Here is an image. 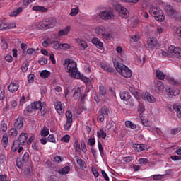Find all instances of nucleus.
<instances>
[{
  "mask_svg": "<svg viewBox=\"0 0 181 181\" xmlns=\"http://www.w3.org/2000/svg\"><path fill=\"white\" fill-rule=\"evenodd\" d=\"M132 160H134V157L132 156H127L123 158V161L127 163H129V162H132Z\"/></svg>",
  "mask_w": 181,
  "mask_h": 181,
  "instance_id": "e2e57ef3",
  "label": "nucleus"
},
{
  "mask_svg": "<svg viewBox=\"0 0 181 181\" xmlns=\"http://www.w3.org/2000/svg\"><path fill=\"white\" fill-rule=\"evenodd\" d=\"M32 2H35V0H23V6L26 8L29 6L30 4Z\"/></svg>",
  "mask_w": 181,
  "mask_h": 181,
  "instance_id": "5fc2aeb1",
  "label": "nucleus"
},
{
  "mask_svg": "<svg viewBox=\"0 0 181 181\" xmlns=\"http://www.w3.org/2000/svg\"><path fill=\"white\" fill-rule=\"evenodd\" d=\"M70 172V166L66 165L58 171L59 175H67Z\"/></svg>",
  "mask_w": 181,
  "mask_h": 181,
  "instance_id": "72a5a7b5",
  "label": "nucleus"
},
{
  "mask_svg": "<svg viewBox=\"0 0 181 181\" xmlns=\"http://www.w3.org/2000/svg\"><path fill=\"white\" fill-rule=\"evenodd\" d=\"M75 158H76V162L77 163L78 166L81 168V169L84 170L86 168H87V163H86V161L78 158V156H76Z\"/></svg>",
  "mask_w": 181,
  "mask_h": 181,
  "instance_id": "5701e85b",
  "label": "nucleus"
},
{
  "mask_svg": "<svg viewBox=\"0 0 181 181\" xmlns=\"http://www.w3.org/2000/svg\"><path fill=\"white\" fill-rule=\"evenodd\" d=\"M125 125L127 128H131V129H135V128H136V125L134 124V123L129 120L125 122Z\"/></svg>",
  "mask_w": 181,
  "mask_h": 181,
  "instance_id": "37998d69",
  "label": "nucleus"
},
{
  "mask_svg": "<svg viewBox=\"0 0 181 181\" xmlns=\"http://www.w3.org/2000/svg\"><path fill=\"white\" fill-rule=\"evenodd\" d=\"M149 160L147 158H139V163L140 165H146Z\"/></svg>",
  "mask_w": 181,
  "mask_h": 181,
  "instance_id": "0e129e2a",
  "label": "nucleus"
},
{
  "mask_svg": "<svg viewBox=\"0 0 181 181\" xmlns=\"http://www.w3.org/2000/svg\"><path fill=\"white\" fill-rule=\"evenodd\" d=\"M81 95V87H75L74 89V98H76V100H78V98H80Z\"/></svg>",
  "mask_w": 181,
  "mask_h": 181,
  "instance_id": "c85d7f7f",
  "label": "nucleus"
},
{
  "mask_svg": "<svg viewBox=\"0 0 181 181\" xmlns=\"http://www.w3.org/2000/svg\"><path fill=\"white\" fill-rule=\"evenodd\" d=\"M54 105L59 115H63V114H64V106H63L64 104H62L61 101H57Z\"/></svg>",
  "mask_w": 181,
  "mask_h": 181,
  "instance_id": "4468645a",
  "label": "nucleus"
},
{
  "mask_svg": "<svg viewBox=\"0 0 181 181\" xmlns=\"http://www.w3.org/2000/svg\"><path fill=\"white\" fill-rule=\"evenodd\" d=\"M71 28L70 26L66 27L64 29H62L58 32V36H66V35H69V32H70V30Z\"/></svg>",
  "mask_w": 181,
  "mask_h": 181,
  "instance_id": "bb28decb",
  "label": "nucleus"
},
{
  "mask_svg": "<svg viewBox=\"0 0 181 181\" xmlns=\"http://www.w3.org/2000/svg\"><path fill=\"white\" fill-rule=\"evenodd\" d=\"M27 101H29V96L25 97V94H22V97L20 99V105H23Z\"/></svg>",
  "mask_w": 181,
  "mask_h": 181,
  "instance_id": "58836bf2",
  "label": "nucleus"
},
{
  "mask_svg": "<svg viewBox=\"0 0 181 181\" xmlns=\"http://www.w3.org/2000/svg\"><path fill=\"white\" fill-rule=\"evenodd\" d=\"M144 100L146 101H147L148 103H156V99L155 98V97H153V95H152L149 93H145Z\"/></svg>",
  "mask_w": 181,
  "mask_h": 181,
  "instance_id": "393cba45",
  "label": "nucleus"
},
{
  "mask_svg": "<svg viewBox=\"0 0 181 181\" xmlns=\"http://www.w3.org/2000/svg\"><path fill=\"white\" fill-rule=\"evenodd\" d=\"M32 148L34 151H37V152H39V151H40V148H39V143L37 142H34L32 144Z\"/></svg>",
  "mask_w": 181,
  "mask_h": 181,
  "instance_id": "6e6d98bb",
  "label": "nucleus"
},
{
  "mask_svg": "<svg viewBox=\"0 0 181 181\" xmlns=\"http://www.w3.org/2000/svg\"><path fill=\"white\" fill-rule=\"evenodd\" d=\"M19 81H14L8 85V90L10 93H16L19 90Z\"/></svg>",
  "mask_w": 181,
  "mask_h": 181,
  "instance_id": "f8f14e48",
  "label": "nucleus"
},
{
  "mask_svg": "<svg viewBox=\"0 0 181 181\" xmlns=\"http://www.w3.org/2000/svg\"><path fill=\"white\" fill-rule=\"evenodd\" d=\"M120 98L121 100H122L123 101H129V100H131V95H129V92H127V91H122L120 92Z\"/></svg>",
  "mask_w": 181,
  "mask_h": 181,
  "instance_id": "b1692460",
  "label": "nucleus"
},
{
  "mask_svg": "<svg viewBox=\"0 0 181 181\" xmlns=\"http://www.w3.org/2000/svg\"><path fill=\"white\" fill-rule=\"evenodd\" d=\"M156 90L157 93H160V91H163L165 90V85H163V82L158 81L156 83Z\"/></svg>",
  "mask_w": 181,
  "mask_h": 181,
  "instance_id": "c756f323",
  "label": "nucleus"
},
{
  "mask_svg": "<svg viewBox=\"0 0 181 181\" xmlns=\"http://www.w3.org/2000/svg\"><path fill=\"white\" fill-rule=\"evenodd\" d=\"M62 142H65L66 144H69L70 142V136L69 134L64 135L61 138Z\"/></svg>",
  "mask_w": 181,
  "mask_h": 181,
  "instance_id": "8fccbe9b",
  "label": "nucleus"
},
{
  "mask_svg": "<svg viewBox=\"0 0 181 181\" xmlns=\"http://www.w3.org/2000/svg\"><path fill=\"white\" fill-rule=\"evenodd\" d=\"M180 131H181L180 127L174 128V129H171L170 134H171V135H176V134H179V132H180Z\"/></svg>",
  "mask_w": 181,
  "mask_h": 181,
  "instance_id": "603ef678",
  "label": "nucleus"
},
{
  "mask_svg": "<svg viewBox=\"0 0 181 181\" xmlns=\"http://www.w3.org/2000/svg\"><path fill=\"white\" fill-rule=\"evenodd\" d=\"M66 123L64 125L65 131H69L73 125V112L71 110H67L65 113Z\"/></svg>",
  "mask_w": 181,
  "mask_h": 181,
  "instance_id": "6e6552de",
  "label": "nucleus"
},
{
  "mask_svg": "<svg viewBox=\"0 0 181 181\" xmlns=\"http://www.w3.org/2000/svg\"><path fill=\"white\" fill-rule=\"evenodd\" d=\"M16 24L15 23H12L11 21L2 23L0 24V30H4V29H13V28H16Z\"/></svg>",
  "mask_w": 181,
  "mask_h": 181,
  "instance_id": "2eb2a0df",
  "label": "nucleus"
},
{
  "mask_svg": "<svg viewBox=\"0 0 181 181\" xmlns=\"http://www.w3.org/2000/svg\"><path fill=\"white\" fill-rule=\"evenodd\" d=\"M56 23H57V20L54 17H49L40 22V25L42 29H52L56 26Z\"/></svg>",
  "mask_w": 181,
  "mask_h": 181,
  "instance_id": "423d86ee",
  "label": "nucleus"
},
{
  "mask_svg": "<svg viewBox=\"0 0 181 181\" xmlns=\"http://www.w3.org/2000/svg\"><path fill=\"white\" fill-rule=\"evenodd\" d=\"M92 173L95 177H98V176H100V173H98L97 169L94 168V167H92Z\"/></svg>",
  "mask_w": 181,
  "mask_h": 181,
  "instance_id": "338daca9",
  "label": "nucleus"
},
{
  "mask_svg": "<svg viewBox=\"0 0 181 181\" xmlns=\"http://www.w3.org/2000/svg\"><path fill=\"white\" fill-rule=\"evenodd\" d=\"M91 42L95 46V47H97V49H99L100 50H104V44L99 38H93L91 40Z\"/></svg>",
  "mask_w": 181,
  "mask_h": 181,
  "instance_id": "dca6fc26",
  "label": "nucleus"
},
{
  "mask_svg": "<svg viewBox=\"0 0 181 181\" xmlns=\"http://www.w3.org/2000/svg\"><path fill=\"white\" fill-rule=\"evenodd\" d=\"M147 46L148 49L155 50V47L158 46V42L156 41V39L154 37L148 38L147 40Z\"/></svg>",
  "mask_w": 181,
  "mask_h": 181,
  "instance_id": "f3484780",
  "label": "nucleus"
},
{
  "mask_svg": "<svg viewBox=\"0 0 181 181\" xmlns=\"http://www.w3.org/2000/svg\"><path fill=\"white\" fill-rule=\"evenodd\" d=\"M100 67L104 70V71H107V73H114V68H112V66H111L108 63H102L100 64Z\"/></svg>",
  "mask_w": 181,
  "mask_h": 181,
  "instance_id": "4be33fe9",
  "label": "nucleus"
},
{
  "mask_svg": "<svg viewBox=\"0 0 181 181\" xmlns=\"http://www.w3.org/2000/svg\"><path fill=\"white\" fill-rule=\"evenodd\" d=\"M33 112H35V108L31 103L24 109L23 115H25V117H29V115H30V114H33Z\"/></svg>",
  "mask_w": 181,
  "mask_h": 181,
  "instance_id": "aec40b11",
  "label": "nucleus"
},
{
  "mask_svg": "<svg viewBox=\"0 0 181 181\" xmlns=\"http://www.w3.org/2000/svg\"><path fill=\"white\" fill-rule=\"evenodd\" d=\"M169 53L173 54L177 59H181V49L180 47L170 45L168 47V51H162L161 54L164 57H169L170 56Z\"/></svg>",
  "mask_w": 181,
  "mask_h": 181,
  "instance_id": "39448f33",
  "label": "nucleus"
},
{
  "mask_svg": "<svg viewBox=\"0 0 181 181\" xmlns=\"http://www.w3.org/2000/svg\"><path fill=\"white\" fill-rule=\"evenodd\" d=\"M50 45L53 49H55V50L60 49L61 44L59 43V41H52Z\"/></svg>",
  "mask_w": 181,
  "mask_h": 181,
  "instance_id": "c03bdc74",
  "label": "nucleus"
},
{
  "mask_svg": "<svg viewBox=\"0 0 181 181\" xmlns=\"http://www.w3.org/2000/svg\"><path fill=\"white\" fill-rule=\"evenodd\" d=\"M1 46L3 50H6V49H8V42H6V41L5 40H2L1 43Z\"/></svg>",
  "mask_w": 181,
  "mask_h": 181,
  "instance_id": "69168bd1",
  "label": "nucleus"
},
{
  "mask_svg": "<svg viewBox=\"0 0 181 181\" xmlns=\"http://www.w3.org/2000/svg\"><path fill=\"white\" fill-rule=\"evenodd\" d=\"M95 33L98 35L104 42L111 40L112 35L108 33V30L104 26H98L95 29Z\"/></svg>",
  "mask_w": 181,
  "mask_h": 181,
  "instance_id": "20e7f679",
  "label": "nucleus"
},
{
  "mask_svg": "<svg viewBox=\"0 0 181 181\" xmlns=\"http://www.w3.org/2000/svg\"><path fill=\"white\" fill-rule=\"evenodd\" d=\"M40 76L42 78H47L50 76V71L47 70L42 71Z\"/></svg>",
  "mask_w": 181,
  "mask_h": 181,
  "instance_id": "79ce46f5",
  "label": "nucleus"
},
{
  "mask_svg": "<svg viewBox=\"0 0 181 181\" xmlns=\"http://www.w3.org/2000/svg\"><path fill=\"white\" fill-rule=\"evenodd\" d=\"M18 141L19 145H25L26 144V141H28V133H21L19 135Z\"/></svg>",
  "mask_w": 181,
  "mask_h": 181,
  "instance_id": "6ab92c4d",
  "label": "nucleus"
},
{
  "mask_svg": "<svg viewBox=\"0 0 181 181\" xmlns=\"http://www.w3.org/2000/svg\"><path fill=\"white\" fill-rule=\"evenodd\" d=\"M77 13H78V7L72 8L71 10V13H70L71 16H76V15H77Z\"/></svg>",
  "mask_w": 181,
  "mask_h": 181,
  "instance_id": "4d7b16f0",
  "label": "nucleus"
},
{
  "mask_svg": "<svg viewBox=\"0 0 181 181\" xmlns=\"http://www.w3.org/2000/svg\"><path fill=\"white\" fill-rule=\"evenodd\" d=\"M165 11L166 13L169 15V16H170L173 19H175V21H177V19L180 18V14L179 13V12L176 11L173 6L170 5H166L165 7Z\"/></svg>",
  "mask_w": 181,
  "mask_h": 181,
  "instance_id": "0eeeda50",
  "label": "nucleus"
},
{
  "mask_svg": "<svg viewBox=\"0 0 181 181\" xmlns=\"http://www.w3.org/2000/svg\"><path fill=\"white\" fill-rule=\"evenodd\" d=\"M49 134L50 132H49V129H47V127H44L42 129H41V136H47V135H49Z\"/></svg>",
  "mask_w": 181,
  "mask_h": 181,
  "instance_id": "49530a36",
  "label": "nucleus"
},
{
  "mask_svg": "<svg viewBox=\"0 0 181 181\" xmlns=\"http://www.w3.org/2000/svg\"><path fill=\"white\" fill-rule=\"evenodd\" d=\"M38 63L43 66V64H47V59L45 57H41L38 60Z\"/></svg>",
  "mask_w": 181,
  "mask_h": 181,
  "instance_id": "bf43d9fd",
  "label": "nucleus"
},
{
  "mask_svg": "<svg viewBox=\"0 0 181 181\" xmlns=\"http://www.w3.org/2000/svg\"><path fill=\"white\" fill-rule=\"evenodd\" d=\"M99 112H100V114H102L103 115H108V112H110V109H108V107H103Z\"/></svg>",
  "mask_w": 181,
  "mask_h": 181,
  "instance_id": "de8ad7c7",
  "label": "nucleus"
},
{
  "mask_svg": "<svg viewBox=\"0 0 181 181\" xmlns=\"http://www.w3.org/2000/svg\"><path fill=\"white\" fill-rule=\"evenodd\" d=\"M65 71L69 73V76L73 78H80V72L77 69V63L70 59H66L64 62Z\"/></svg>",
  "mask_w": 181,
  "mask_h": 181,
  "instance_id": "f257e3e1",
  "label": "nucleus"
},
{
  "mask_svg": "<svg viewBox=\"0 0 181 181\" xmlns=\"http://www.w3.org/2000/svg\"><path fill=\"white\" fill-rule=\"evenodd\" d=\"M8 129V124L6 123L1 122L0 125V131H3V132H6Z\"/></svg>",
  "mask_w": 181,
  "mask_h": 181,
  "instance_id": "09e8293b",
  "label": "nucleus"
},
{
  "mask_svg": "<svg viewBox=\"0 0 181 181\" xmlns=\"http://www.w3.org/2000/svg\"><path fill=\"white\" fill-rule=\"evenodd\" d=\"M61 50H69V49H71L70 45L67 44V43H63L61 44L60 48Z\"/></svg>",
  "mask_w": 181,
  "mask_h": 181,
  "instance_id": "3c124183",
  "label": "nucleus"
},
{
  "mask_svg": "<svg viewBox=\"0 0 181 181\" xmlns=\"http://www.w3.org/2000/svg\"><path fill=\"white\" fill-rule=\"evenodd\" d=\"M173 108L174 111H175L177 117H178V118H181V105L178 103H176L173 105Z\"/></svg>",
  "mask_w": 181,
  "mask_h": 181,
  "instance_id": "cd10ccee",
  "label": "nucleus"
},
{
  "mask_svg": "<svg viewBox=\"0 0 181 181\" xmlns=\"http://www.w3.org/2000/svg\"><path fill=\"white\" fill-rule=\"evenodd\" d=\"M88 144L90 146H94L95 145V138H89Z\"/></svg>",
  "mask_w": 181,
  "mask_h": 181,
  "instance_id": "774afa93",
  "label": "nucleus"
},
{
  "mask_svg": "<svg viewBox=\"0 0 181 181\" xmlns=\"http://www.w3.org/2000/svg\"><path fill=\"white\" fill-rule=\"evenodd\" d=\"M33 11H36L37 12H47V8L42 6H33Z\"/></svg>",
  "mask_w": 181,
  "mask_h": 181,
  "instance_id": "2f4dec72",
  "label": "nucleus"
},
{
  "mask_svg": "<svg viewBox=\"0 0 181 181\" xmlns=\"http://www.w3.org/2000/svg\"><path fill=\"white\" fill-rule=\"evenodd\" d=\"M165 90L168 97L173 98V95L174 96L179 95V93H180L179 89L174 90L170 87H167Z\"/></svg>",
  "mask_w": 181,
  "mask_h": 181,
  "instance_id": "a211bd4d",
  "label": "nucleus"
},
{
  "mask_svg": "<svg viewBox=\"0 0 181 181\" xmlns=\"http://www.w3.org/2000/svg\"><path fill=\"white\" fill-rule=\"evenodd\" d=\"M28 69H29V64L28 63H25L21 66L23 73H26V71H28Z\"/></svg>",
  "mask_w": 181,
  "mask_h": 181,
  "instance_id": "13d9d810",
  "label": "nucleus"
},
{
  "mask_svg": "<svg viewBox=\"0 0 181 181\" xmlns=\"http://www.w3.org/2000/svg\"><path fill=\"white\" fill-rule=\"evenodd\" d=\"M149 13L155 18L158 22H163L165 21V13L158 6H151L149 9Z\"/></svg>",
  "mask_w": 181,
  "mask_h": 181,
  "instance_id": "7ed1b4c3",
  "label": "nucleus"
},
{
  "mask_svg": "<svg viewBox=\"0 0 181 181\" xmlns=\"http://www.w3.org/2000/svg\"><path fill=\"white\" fill-rule=\"evenodd\" d=\"M149 146L146 144H133V149L135 152H144V151H148Z\"/></svg>",
  "mask_w": 181,
  "mask_h": 181,
  "instance_id": "9b49d317",
  "label": "nucleus"
},
{
  "mask_svg": "<svg viewBox=\"0 0 181 181\" xmlns=\"http://www.w3.org/2000/svg\"><path fill=\"white\" fill-rule=\"evenodd\" d=\"M99 95L105 98L107 95V88L103 86H99Z\"/></svg>",
  "mask_w": 181,
  "mask_h": 181,
  "instance_id": "7c9ffc66",
  "label": "nucleus"
},
{
  "mask_svg": "<svg viewBox=\"0 0 181 181\" xmlns=\"http://www.w3.org/2000/svg\"><path fill=\"white\" fill-rule=\"evenodd\" d=\"M40 108L42 116L45 117V115H46V114L47 113V110H46V102L43 101L42 105Z\"/></svg>",
  "mask_w": 181,
  "mask_h": 181,
  "instance_id": "e433bc0d",
  "label": "nucleus"
},
{
  "mask_svg": "<svg viewBox=\"0 0 181 181\" xmlns=\"http://www.w3.org/2000/svg\"><path fill=\"white\" fill-rule=\"evenodd\" d=\"M2 142L4 145H7L8 144V134L4 133L2 138Z\"/></svg>",
  "mask_w": 181,
  "mask_h": 181,
  "instance_id": "680f3d73",
  "label": "nucleus"
},
{
  "mask_svg": "<svg viewBox=\"0 0 181 181\" xmlns=\"http://www.w3.org/2000/svg\"><path fill=\"white\" fill-rule=\"evenodd\" d=\"M99 16L103 21H110L114 18V12L112 11H102L99 13Z\"/></svg>",
  "mask_w": 181,
  "mask_h": 181,
  "instance_id": "9d476101",
  "label": "nucleus"
},
{
  "mask_svg": "<svg viewBox=\"0 0 181 181\" xmlns=\"http://www.w3.org/2000/svg\"><path fill=\"white\" fill-rule=\"evenodd\" d=\"M98 145L99 152L101 156H103V155H104V148H103V144H101V142L98 141Z\"/></svg>",
  "mask_w": 181,
  "mask_h": 181,
  "instance_id": "052dcab7",
  "label": "nucleus"
},
{
  "mask_svg": "<svg viewBox=\"0 0 181 181\" xmlns=\"http://www.w3.org/2000/svg\"><path fill=\"white\" fill-rule=\"evenodd\" d=\"M42 104H43V102H41V101H36V102L31 103V105H33L34 110L40 109V107H41V105H42Z\"/></svg>",
  "mask_w": 181,
  "mask_h": 181,
  "instance_id": "ea45409f",
  "label": "nucleus"
},
{
  "mask_svg": "<svg viewBox=\"0 0 181 181\" xmlns=\"http://www.w3.org/2000/svg\"><path fill=\"white\" fill-rule=\"evenodd\" d=\"M74 148L76 152H78L81 148L80 147V143H78V140L75 139L74 141Z\"/></svg>",
  "mask_w": 181,
  "mask_h": 181,
  "instance_id": "4c0bfd02",
  "label": "nucleus"
},
{
  "mask_svg": "<svg viewBox=\"0 0 181 181\" xmlns=\"http://www.w3.org/2000/svg\"><path fill=\"white\" fill-rule=\"evenodd\" d=\"M23 121L24 119L22 117H18L17 119H16L14 122V128L21 129V128L23 127Z\"/></svg>",
  "mask_w": 181,
  "mask_h": 181,
  "instance_id": "412c9836",
  "label": "nucleus"
},
{
  "mask_svg": "<svg viewBox=\"0 0 181 181\" xmlns=\"http://www.w3.org/2000/svg\"><path fill=\"white\" fill-rule=\"evenodd\" d=\"M156 77L159 80H164L165 79V74L162 72L160 70L156 71Z\"/></svg>",
  "mask_w": 181,
  "mask_h": 181,
  "instance_id": "a18cd8bd",
  "label": "nucleus"
},
{
  "mask_svg": "<svg viewBox=\"0 0 181 181\" xmlns=\"http://www.w3.org/2000/svg\"><path fill=\"white\" fill-rule=\"evenodd\" d=\"M97 136L99 139H105L107 138V133L104 132V129H100V131L97 132Z\"/></svg>",
  "mask_w": 181,
  "mask_h": 181,
  "instance_id": "473e14b6",
  "label": "nucleus"
},
{
  "mask_svg": "<svg viewBox=\"0 0 181 181\" xmlns=\"http://www.w3.org/2000/svg\"><path fill=\"white\" fill-rule=\"evenodd\" d=\"M29 162V153L26 152L24 153L23 158H18L16 159V166L18 169H22L25 163Z\"/></svg>",
  "mask_w": 181,
  "mask_h": 181,
  "instance_id": "1a4fd4ad",
  "label": "nucleus"
},
{
  "mask_svg": "<svg viewBox=\"0 0 181 181\" xmlns=\"http://www.w3.org/2000/svg\"><path fill=\"white\" fill-rule=\"evenodd\" d=\"M21 144H19V141H14L13 142V145L11 147V151L12 152H16V151H18V148H19V146H21Z\"/></svg>",
  "mask_w": 181,
  "mask_h": 181,
  "instance_id": "a19ab883",
  "label": "nucleus"
},
{
  "mask_svg": "<svg viewBox=\"0 0 181 181\" xmlns=\"http://www.w3.org/2000/svg\"><path fill=\"white\" fill-rule=\"evenodd\" d=\"M76 43H78V45H79V46H81V50H84V49H87L88 45H87V42L84 40H82L80 38H77L76 40Z\"/></svg>",
  "mask_w": 181,
  "mask_h": 181,
  "instance_id": "a878e982",
  "label": "nucleus"
},
{
  "mask_svg": "<svg viewBox=\"0 0 181 181\" xmlns=\"http://www.w3.org/2000/svg\"><path fill=\"white\" fill-rule=\"evenodd\" d=\"M117 10L119 12V16H121L122 18L127 19V18H128V16H129V12L127 10V8L125 7L118 6L117 7Z\"/></svg>",
  "mask_w": 181,
  "mask_h": 181,
  "instance_id": "ddd939ff",
  "label": "nucleus"
},
{
  "mask_svg": "<svg viewBox=\"0 0 181 181\" xmlns=\"http://www.w3.org/2000/svg\"><path fill=\"white\" fill-rule=\"evenodd\" d=\"M113 64L120 76L125 78H131L132 77V71L128 66L117 61V59L113 62Z\"/></svg>",
  "mask_w": 181,
  "mask_h": 181,
  "instance_id": "f03ea898",
  "label": "nucleus"
},
{
  "mask_svg": "<svg viewBox=\"0 0 181 181\" xmlns=\"http://www.w3.org/2000/svg\"><path fill=\"white\" fill-rule=\"evenodd\" d=\"M23 11V8L18 7V8H16V10H14L11 13L10 16L11 17L18 16L21 13V12H22Z\"/></svg>",
  "mask_w": 181,
  "mask_h": 181,
  "instance_id": "c9c22d12",
  "label": "nucleus"
},
{
  "mask_svg": "<svg viewBox=\"0 0 181 181\" xmlns=\"http://www.w3.org/2000/svg\"><path fill=\"white\" fill-rule=\"evenodd\" d=\"M8 135L11 138H16L18 136V129H16V127L11 128L8 132Z\"/></svg>",
  "mask_w": 181,
  "mask_h": 181,
  "instance_id": "f704fd0d",
  "label": "nucleus"
},
{
  "mask_svg": "<svg viewBox=\"0 0 181 181\" xmlns=\"http://www.w3.org/2000/svg\"><path fill=\"white\" fill-rule=\"evenodd\" d=\"M48 142H52V144H56V139H54V134H49L47 137Z\"/></svg>",
  "mask_w": 181,
  "mask_h": 181,
  "instance_id": "864d4df0",
  "label": "nucleus"
}]
</instances>
